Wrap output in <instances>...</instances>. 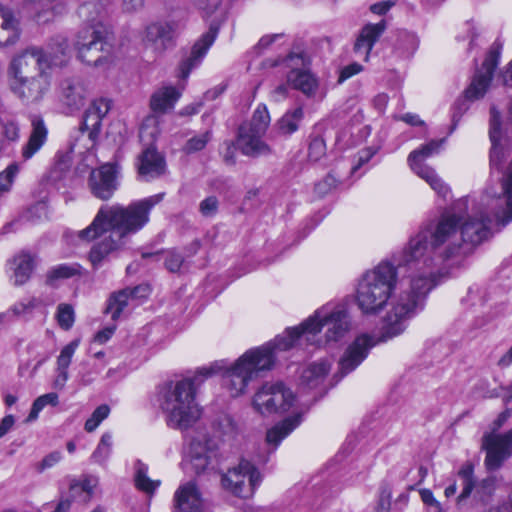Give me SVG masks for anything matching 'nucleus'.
I'll list each match as a JSON object with an SVG mask.
<instances>
[{"label": "nucleus", "instance_id": "obj_1", "mask_svg": "<svg viewBox=\"0 0 512 512\" xmlns=\"http://www.w3.org/2000/svg\"><path fill=\"white\" fill-rule=\"evenodd\" d=\"M428 230L422 226L410 237L394 264L386 262V340L402 334L408 321L424 309L430 291L438 278L449 274V268L428 242Z\"/></svg>", "mask_w": 512, "mask_h": 512}, {"label": "nucleus", "instance_id": "obj_2", "mask_svg": "<svg viewBox=\"0 0 512 512\" xmlns=\"http://www.w3.org/2000/svg\"><path fill=\"white\" fill-rule=\"evenodd\" d=\"M164 195L155 194L128 206H101L92 223L79 232V237L85 240L102 237L89 253L93 267H98L112 251L121 247L126 237L137 233L149 222L150 211L163 200Z\"/></svg>", "mask_w": 512, "mask_h": 512}, {"label": "nucleus", "instance_id": "obj_3", "mask_svg": "<svg viewBox=\"0 0 512 512\" xmlns=\"http://www.w3.org/2000/svg\"><path fill=\"white\" fill-rule=\"evenodd\" d=\"M222 365L211 364L197 370L193 378H186L171 384L163 393L160 407L167 425L174 429L186 430L201 417V408L195 400V384L212 376Z\"/></svg>", "mask_w": 512, "mask_h": 512}, {"label": "nucleus", "instance_id": "obj_4", "mask_svg": "<svg viewBox=\"0 0 512 512\" xmlns=\"http://www.w3.org/2000/svg\"><path fill=\"white\" fill-rule=\"evenodd\" d=\"M323 327H326V341H338L343 338L352 328L346 306L337 304L321 307L300 326L288 328L282 335L277 336L276 345H279L280 350L286 351L302 341L315 343L314 337Z\"/></svg>", "mask_w": 512, "mask_h": 512}, {"label": "nucleus", "instance_id": "obj_5", "mask_svg": "<svg viewBox=\"0 0 512 512\" xmlns=\"http://www.w3.org/2000/svg\"><path fill=\"white\" fill-rule=\"evenodd\" d=\"M42 56L36 52L16 54L7 68L8 86L13 95L26 105L42 101L50 90L51 76L40 64Z\"/></svg>", "mask_w": 512, "mask_h": 512}, {"label": "nucleus", "instance_id": "obj_6", "mask_svg": "<svg viewBox=\"0 0 512 512\" xmlns=\"http://www.w3.org/2000/svg\"><path fill=\"white\" fill-rule=\"evenodd\" d=\"M468 209V197L460 198L453 206L443 212L437 219L424 226L431 239V249L438 254L448 268L458 266L461 262L462 238L460 221L463 211Z\"/></svg>", "mask_w": 512, "mask_h": 512}, {"label": "nucleus", "instance_id": "obj_7", "mask_svg": "<svg viewBox=\"0 0 512 512\" xmlns=\"http://www.w3.org/2000/svg\"><path fill=\"white\" fill-rule=\"evenodd\" d=\"M277 351L281 350L279 345H276L275 338L261 347L248 350L231 367H226L223 361H219L222 368L216 374L223 371L224 387L232 397H238L246 391L249 382L260 372L273 367Z\"/></svg>", "mask_w": 512, "mask_h": 512}, {"label": "nucleus", "instance_id": "obj_8", "mask_svg": "<svg viewBox=\"0 0 512 512\" xmlns=\"http://www.w3.org/2000/svg\"><path fill=\"white\" fill-rule=\"evenodd\" d=\"M252 406L261 415L286 413L297 406L294 392L283 382H267L253 396Z\"/></svg>", "mask_w": 512, "mask_h": 512}, {"label": "nucleus", "instance_id": "obj_9", "mask_svg": "<svg viewBox=\"0 0 512 512\" xmlns=\"http://www.w3.org/2000/svg\"><path fill=\"white\" fill-rule=\"evenodd\" d=\"M77 59L89 66H100L108 61L109 44L102 29L90 25L81 28L74 41Z\"/></svg>", "mask_w": 512, "mask_h": 512}, {"label": "nucleus", "instance_id": "obj_10", "mask_svg": "<svg viewBox=\"0 0 512 512\" xmlns=\"http://www.w3.org/2000/svg\"><path fill=\"white\" fill-rule=\"evenodd\" d=\"M224 489L241 498H250L260 485L262 477L258 469L249 461L241 460L222 476Z\"/></svg>", "mask_w": 512, "mask_h": 512}, {"label": "nucleus", "instance_id": "obj_11", "mask_svg": "<svg viewBox=\"0 0 512 512\" xmlns=\"http://www.w3.org/2000/svg\"><path fill=\"white\" fill-rule=\"evenodd\" d=\"M442 141H431L409 154L408 162L414 173L426 181L440 196L446 198L450 193L449 187L437 175L436 171L424 162L428 157L438 153Z\"/></svg>", "mask_w": 512, "mask_h": 512}, {"label": "nucleus", "instance_id": "obj_12", "mask_svg": "<svg viewBox=\"0 0 512 512\" xmlns=\"http://www.w3.org/2000/svg\"><path fill=\"white\" fill-rule=\"evenodd\" d=\"M384 268L379 264L359 284L357 301L365 314H375L384 305Z\"/></svg>", "mask_w": 512, "mask_h": 512}, {"label": "nucleus", "instance_id": "obj_13", "mask_svg": "<svg viewBox=\"0 0 512 512\" xmlns=\"http://www.w3.org/2000/svg\"><path fill=\"white\" fill-rule=\"evenodd\" d=\"M381 341L370 334H361L346 348L339 360V373L345 376L355 370L367 357L371 348Z\"/></svg>", "mask_w": 512, "mask_h": 512}, {"label": "nucleus", "instance_id": "obj_14", "mask_svg": "<svg viewBox=\"0 0 512 512\" xmlns=\"http://www.w3.org/2000/svg\"><path fill=\"white\" fill-rule=\"evenodd\" d=\"M486 450L485 465L488 470H497L512 455V428L504 434L491 433L483 438Z\"/></svg>", "mask_w": 512, "mask_h": 512}, {"label": "nucleus", "instance_id": "obj_15", "mask_svg": "<svg viewBox=\"0 0 512 512\" xmlns=\"http://www.w3.org/2000/svg\"><path fill=\"white\" fill-rule=\"evenodd\" d=\"M286 65L291 70L287 74V83L294 89L301 91L307 97H312L318 89L317 78L306 69L298 68L304 65V59L300 54H291L286 58Z\"/></svg>", "mask_w": 512, "mask_h": 512}, {"label": "nucleus", "instance_id": "obj_16", "mask_svg": "<svg viewBox=\"0 0 512 512\" xmlns=\"http://www.w3.org/2000/svg\"><path fill=\"white\" fill-rule=\"evenodd\" d=\"M499 57V48L492 47L482 64L481 70L475 74L471 84L465 90V98L476 100L484 96L491 83L494 70L498 65Z\"/></svg>", "mask_w": 512, "mask_h": 512}, {"label": "nucleus", "instance_id": "obj_17", "mask_svg": "<svg viewBox=\"0 0 512 512\" xmlns=\"http://www.w3.org/2000/svg\"><path fill=\"white\" fill-rule=\"evenodd\" d=\"M150 294V287L147 284H141L133 288H125L114 292L108 299L106 313L111 315L113 320H117L122 312L130 305H138L142 299Z\"/></svg>", "mask_w": 512, "mask_h": 512}, {"label": "nucleus", "instance_id": "obj_18", "mask_svg": "<svg viewBox=\"0 0 512 512\" xmlns=\"http://www.w3.org/2000/svg\"><path fill=\"white\" fill-rule=\"evenodd\" d=\"M217 32V27L211 25L209 30L203 34L198 41L195 42L191 49L190 55L180 62L178 67V77L181 80H186L192 70L201 64L209 48L214 43Z\"/></svg>", "mask_w": 512, "mask_h": 512}, {"label": "nucleus", "instance_id": "obj_19", "mask_svg": "<svg viewBox=\"0 0 512 512\" xmlns=\"http://www.w3.org/2000/svg\"><path fill=\"white\" fill-rule=\"evenodd\" d=\"M26 52H36L42 56L40 66L46 71L53 67H62L66 65L70 59V47L68 40L64 37H58L49 44L47 49L30 46L24 49Z\"/></svg>", "mask_w": 512, "mask_h": 512}, {"label": "nucleus", "instance_id": "obj_20", "mask_svg": "<svg viewBox=\"0 0 512 512\" xmlns=\"http://www.w3.org/2000/svg\"><path fill=\"white\" fill-rule=\"evenodd\" d=\"M89 186L95 197L101 200L110 199L118 188L116 166L105 164L99 169L92 170Z\"/></svg>", "mask_w": 512, "mask_h": 512}, {"label": "nucleus", "instance_id": "obj_21", "mask_svg": "<svg viewBox=\"0 0 512 512\" xmlns=\"http://www.w3.org/2000/svg\"><path fill=\"white\" fill-rule=\"evenodd\" d=\"M110 108L111 103L109 100L104 98L96 99L89 105L83 115L80 132L82 134L88 132V140L92 146L95 145L101 131L102 120L108 114Z\"/></svg>", "mask_w": 512, "mask_h": 512}, {"label": "nucleus", "instance_id": "obj_22", "mask_svg": "<svg viewBox=\"0 0 512 512\" xmlns=\"http://www.w3.org/2000/svg\"><path fill=\"white\" fill-rule=\"evenodd\" d=\"M204 499L194 481L181 484L173 496L172 512H202Z\"/></svg>", "mask_w": 512, "mask_h": 512}, {"label": "nucleus", "instance_id": "obj_23", "mask_svg": "<svg viewBox=\"0 0 512 512\" xmlns=\"http://www.w3.org/2000/svg\"><path fill=\"white\" fill-rule=\"evenodd\" d=\"M217 456V446L210 439H194L190 444V463L197 474L204 473L212 467Z\"/></svg>", "mask_w": 512, "mask_h": 512}, {"label": "nucleus", "instance_id": "obj_24", "mask_svg": "<svg viewBox=\"0 0 512 512\" xmlns=\"http://www.w3.org/2000/svg\"><path fill=\"white\" fill-rule=\"evenodd\" d=\"M87 94V84L79 76L67 77L60 84L61 101L71 111L78 110L84 105Z\"/></svg>", "mask_w": 512, "mask_h": 512}, {"label": "nucleus", "instance_id": "obj_25", "mask_svg": "<svg viewBox=\"0 0 512 512\" xmlns=\"http://www.w3.org/2000/svg\"><path fill=\"white\" fill-rule=\"evenodd\" d=\"M263 133H256L246 126H241L237 136V147L242 154L249 157H259L271 153L268 144L262 140Z\"/></svg>", "mask_w": 512, "mask_h": 512}, {"label": "nucleus", "instance_id": "obj_26", "mask_svg": "<svg viewBox=\"0 0 512 512\" xmlns=\"http://www.w3.org/2000/svg\"><path fill=\"white\" fill-rule=\"evenodd\" d=\"M137 168L139 175L149 181L164 174L165 160L154 147L150 146L139 155Z\"/></svg>", "mask_w": 512, "mask_h": 512}, {"label": "nucleus", "instance_id": "obj_27", "mask_svg": "<svg viewBox=\"0 0 512 512\" xmlns=\"http://www.w3.org/2000/svg\"><path fill=\"white\" fill-rule=\"evenodd\" d=\"M30 121L31 132L21 150V156L25 161L31 159L43 147L48 137V129L41 116L31 115Z\"/></svg>", "mask_w": 512, "mask_h": 512}, {"label": "nucleus", "instance_id": "obj_28", "mask_svg": "<svg viewBox=\"0 0 512 512\" xmlns=\"http://www.w3.org/2000/svg\"><path fill=\"white\" fill-rule=\"evenodd\" d=\"M21 34L20 21L13 10L0 4V46L15 44Z\"/></svg>", "mask_w": 512, "mask_h": 512}, {"label": "nucleus", "instance_id": "obj_29", "mask_svg": "<svg viewBox=\"0 0 512 512\" xmlns=\"http://www.w3.org/2000/svg\"><path fill=\"white\" fill-rule=\"evenodd\" d=\"M384 31V20L377 24H366L360 31L354 44V52L368 60L369 54Z\"/></svg>", "mask_w": 512, "mask_h": 512}, {"label": "nucleus", "instance_id": "obj_30", "mask_svg": "<svg viewBox=\"0 0 512 512\" xmlns=\"http://www.w3.org/2000/svg\"><path fill=\"white\" fill-rule=\"evenodd\" d=\"M332 362L329 359H321L310 363L301 372L300 386L306 389H315L322 385L330 372Z\"/></svg>", "mask_w": 512, "mask_h": 512}, {"label": "nucleus", "instance_id": "obj_31", "mask_svg": "<svg viewBox=\"0 0 512 512\" xmlns=\"http://www.w3.org/2000/svg\"><path fill=\"white\" fill-rule=\"evenodd\" d=\"M500 114L492 107L490 110V129L489 137L492 143L490 151V167L491 169H499L506 158V153L502 146L498 144L500 138Z\"/></svg>", "mask_w": 512, "mask_h": 512}, {"label": "nucleus", "instance_id": "obj_32", "mask_svg": "<svg viewBox=\"0 0 512 512\" xmlns=\"http://www.w3.org/2000/svg\"><path fill=\"white\" fill-rule=\"evenodd\" d=\"M184 85L179 89L173 86H164L153 93L150 99V107L155 113H165L172 109L181 96Z\"/></svg>", "mask_w": 512, "mask_h": 512}, {"label": "nucleus", "instance_id": "obj_33", "mask_svg": "<svg viewBox=\"0 0 512 512\" xmlns=\"http://www.w3.org/2000/svg\"><path fill=\"white\" fill-rule=\"evenodd\" d=\"M301 409V412L291 417L285 418L283 421L276 424L274 427L269 429L266 434V441L268 444L273 445L276 448L280 442L287 437L302 421V413L306 412Z\"/></svg>", "mask_w": 512, "mask_h": 512}, {"label": "nucleus", "instance_id": "obj_34", "mask_svg": "<svg viewBox=\"0 0 512 512\" xmlns=\"http://www.w3.org/2000/svg\"><path fill=\"white\" fill-rule=\"evenodd\" d=\"M145 44L157 53H161L172 45V36L168 27L152 24L146 29Z\"/></svg>", "mask_w": 512, "mask_h": 512}, {"label": "nucleus", "instance_id": "obj_35", "mask_svg": "<svg viewBox=\"0 0 512 512\" xmlns=\"http://www.w3.org/2000/svg\"><path fill=\"white\" fill-rule=\"evenodd\" d=\"M10 269L13 271L12 280L14 285L26 283L34 269L33 257L25 252L16 255L10 262Z\"/></svg>", "mask_w": 512, "mask_h": 512}, {"label": "nucleus", "instance_id": "obj_36", "mask_svg": "<svg viewBox=\"0 0 512 512\" xmlns=\"http://www.w3.org/2000/svg\"><path fill=\"white\" fill-rule=\"evenodd\" d=\"M391 45L399 57L411 56L418 46L416 36L407 31H397L391 37Z\"/></svg>", "mask_w": 512, "mask_h": 512}, {"label": "nucleus", "instance_id": "obj_37", "mask_svg": "<svg viewBox=\"0 0 512 512\" xmlns=\"http://www.w3.org/2000/svg\"><path fill=\"white\" fill-rule=\"evenodd\" d=\"M52 2V0H23V5L39 23H46L54 16Z\"/></svg>", "mask_w": 512, "mask_h": 512}, {"label": "nucleus", "instance_id": "obj_38", "mask_svg": "<svg viewBox=\"0 0 512 512\" xmlns=\"http://www.w3.org/2000/svg\"><path fill=\"white\" fill-rule=\"evenodd\" d=\"M134 482L137 489L152 494L160 485L159 481L151 480L148 476V466L140 460L134 464Z\"/></svg>", "mask_w": 512, "mask_h": 512}, {"label": "nucleus", "instance_id": "obj_39", "mask_svg": "<svg viewBox=\"0 0 512 512\" xmlns=\"http://www.w3.org/2000/svg\"><path fill=\"white\" fill-rule=\"evenodd\" d=\"M304 116L303 109L297 107L293 110L287 111L277 122V128L283 135H291L299 128V124Z\"/></svg>", "mask_w": 512, "mask_h": 512}, {"label": "nucleus", "instance_id": "obj_40", "mask_svg": "<svg viewBox=\"0 0 512 512\" xmlns=\"http://www.w3.org/2000/svg\"><path fill=\"white\" fill-rule=\"evenodd\" d=\"M105 366L106 362L104 360L99 363L88 361L81 362L80 369L78 372L80 383L83 386L92 384L95 381L96 377L103 371Z\"/></svg>", "mask_w": 512, "mask_h": 512}, {"label": "nucleus", "instance_id": "obj_41", "mask_svg": "<svg viewBox=\"0 0 512 512\" xmlns=\"http://www.w3.org/2000/svg\"><path fill=\"white\" fill-rule=\"evenodd\" d=\"M108 2L109 0L101 1L99 3L87 1L79 7L78 14L83 20L94 22L102 16Z\"/></svg>", "mask_w": 512, "mask_h": 512}, {"label": "nucleus", "instance_id": "obj_42", "mask_svg": "<svg viewBox=\"0 0 512 512\" xmlns=\"http://www.w3.org/2000/svg\"><path fill=\"white\" fill-rule=\"evenodd\" d=\"M113 445V437L110 433H104L91 455V460L98 464L105 463L111 455Z\"/></svg>", "mask_w": 512, "mask_h": 512}, {"label": "nucleus", "instance_id": "obj_43", "mask_svg": "<svg viewBox=\"0 0 512 512\" xmlns=\"http://www.w3.org/2000/svg\"><path fill=\"white\" fill-rule=\"evenodd\" d=\"M269 124H270V115L267 110V107L263 104H260L254 111L251 122H250L249 126L247 127V129L255 131L256 133L265 134Z\"/></svg>", "mask_w": 512, "mask_h": 512}, {"label": "nucleus", "instance_id": "obj_44", "mask_svg": "<svg viewBox=\"0 0 512 512\" xmlns=\"http://www.w3.org/2000/svg\"><path fill=\"white\" fill-rule=\"evenodd\" d=\"M59 403V397L56 393L51 392L44 395L39 396L35 399L32 404L31 411L28 415L27 421L31 422L38 418L39 413L47 406H57Z\"/></svg>", "mask_w": 512, "mask_h": 512}, {"label": "nucleus", "instance_id": "obj_45", "mask_svg": "<svg viewBox=\"0 0 512 512\" xmlns=\"http://www.w3.org/2000/svg\"><path fill=\"white\" fill-rule=\"evenodd\" d=\"M458 476L462 480V492L458 497L459 501H461L470 496L475 486V480L473 478V465L471 463L464 464L459 470Z\"/></svg>", "mask_w": 512, "mask_h": 512}, {"label": "nucleus", "instance_id": "obj_46", "mask_svg": "<svg viewBox=\"0 0 512 512\" xmlns=\"http://www.w3.org/2000/svg\"><path fill=\"white\" fill-rule=\"evenodd\" d=\"M78 346L79 340H73L62 348L57 358V370L68 371V368L71 364L72 358Z\"/></svg>", "mask_w": 512, "mask_h": 512}, {"label": "nucleus", "instance_id": "obj_47", "mask_svg": "<svg viewBox=\"0 0 512 512\" xmlns=\"http://www.w3.org/2000/svg\"><path fill=\"white\" fill-rule=\"evenodd\" d=\"M110 414V407L106 404L98 406L92 415L86 420L84 428L87 432H93L100 423Z\"/></svg>", "mask_w": 512, "mask_h": 512}, {"label": "nucleus", "instance_id": "obj_48", "mask_svg": "<svg viewBox=\"0 0 512 512\" xmlns=\"http://www.w3.org/2000/svg\"><path fill=\"white\" fill-rule=\"evenodd\" d=\"M56 318L59 326L64 330H69L75 321L74 309L69 304H60L57 308Z\"/></svg>", "mask_w": 512, "mask_h": 512}, {"label": "nucleus", "instance_id": "obj_49", "mask_svg": "<svg viewBox=\"0 0 512 512\" xmlns=\"http://www.w3.org/2000/svg\"><path fill=\"white\" fill-rule=\"evenodd\" d=\"M164 265L165 268L171 273H178L184 265L185 257L176 249L167 250L164 252Z\"/></svg>", "mask_w": 512, "mask_h": 512}, {"label": "nucleus", "instance_id": "obj_50", "mask_svg": "<svg viewBox=\"0 0 512 512\" xmlns=\"http://www.w3.org/2000/svg\"><path fill=\"white\" fill-rule=\"evenodd\" d=\"M211 138H212V133H211V131H208V130L199 135H196V136L190 138L189 140H187V142L184 146V151L186 153H195V152L201 151L206 147V145L211 140Z\"/></svg>", "mask_w": 512, "mask_h": 512}, {"label": "nucleus", "instance_id": "obj_51", "mask_svg": "<svg viewBox=\"0 0 512 512\" xmlns=\"http://www.w3.org/2000/svg\"><path fill=\"white\" fill-rule=\"evenodd\" d=\"M215 427L222 436L228 438L234 437L238 432L237 424L230 415L220 416Z\"/></svg>", "mask_w": 512, "mask_h": 512}, {"label": "nucleus", "instance_id": "obj_52", "mask_svg": "<svg viewBox=\"0 0 512 512\" xmlns=\"http://www.w3.org/2000/svg\"><path fill=\"white\" fill-rule=\"evenodd\" d=\"M78 273V268L75 266H70L67 264H61L56 267H53L48 273H47V282L53 283L55 280L58 279H66L74 276Z\"/></svg>", "mask_w": 512, "mask_h": 512}, {"label": "nucleus", "instance_id": "obj_53", "mask_svg": "<svg viewBox=\"0 0 512 512\" xmlns=\"http://www.w3.org/2000/svg\"><path fill=\"white\" fill-rule=\"evenodd\" d=\"M20 169L21 167L19 163H12L5 169V171L0 173V193L6 192L10 189Z\"/></svg>", "mask_w": 512, "mask_h": 512}, {"label": "nucleus", "instance_id": "obj_54", "mask_svg": "<svg viewBox=\"0 0 512 512\" xmlns=\"http://www.w3.org/2000/svg\"><path fill=\"white\" fill-rule=\"evenodd\" d=\"M326 154V144L322 137L316 136L311 139L308 147V157L312 161L320 160Z\"/></svg>", "mask_w": 512, "mask_h": 512}, {"label": "nucleus", "instance_id": "obj_55", "mask_svg": "<svg viewBox=\"0 0 512 512\" xmlns=\"http://www.w3.org/2000/svg\"><path fill=\"white\" fill-rule=\"evenodd\" d=\"M62 453L60 451H53L47 454L41 461L34 464V469L37 473H43L45 470L54 467L62 460Z\"/></svg>", "mask_w": 512, "mask_h": 512}, {"label": "nucleus", "instance_id": "obj_56", "mask_svg": "<svg viewBox=\"0 0 512 512\" xmlns=\"http://www.w3.org/2000/svg\"><path fill=\"white\" fill-rule=\"evenodd\" d=\"M157 122L158 121L155 116H149L144 120L140 128L139 135L142 141H145L148 136L151 138V142L155 139L158 134V129L156 127Z\"/></svg>", "mask_w": 512, "mask_h": 512}, {"label": "nucleus", "instance_id": "obj_57", "mask_svg": "<svg viewBox=\"0 0 512 512\" xmlns=\"http://www.w3.org/2000/svg\"><path fill=\"white\" fill-rule=\"evenodd\" d=\"M467 109L468 106L466 105L465 99H458L455 101L452 107V126L450 132H453L456 129L461 117L467 111Z\"/></svg>", "mask_w": 512, "mask_h": 512}, {"label": "nucleus", "instance_id": "obj_58", "mask_svg": "<svg viewBox=\"0 0 512 512\" xmlns=\"http://www.w3.org/2000/svg\"><path fill=\"white\" fill-rule=\"evenodd\" d=\"M199 209L203 216L210 217L215 215L218 210L217 198L214 196L205 198L201 201Z\"/></svg>", "mask_w": 512, "mask_h": 512}, {"label": "nucleus", "instance_id": "obj_59", "mask_svg": "<svg viewBox=\"0 0 512 512\" xmlns=\"http://www.w3.org/2000/svg\"><path fill=\"white\" fill-rule=\"evenodd\" d=\"M377 153V149L368 147L361 151H359L357 156V163L352 167V173H355L358 169H360L365 163L369 162V160Z\"/></svg>", "mask_w": 512, "mask_h": 512}, {"label": "nucleus", "instance_id": "obj_60", "mask_svg": "<svg viewBox=\"0 0 512 512\" xmlns=\"http://www.w3.org/2000/svg\"><path fill=\"white\" fill-rule=\"evenodd\" d=\"M97 484L98 479L96 477L86 476L81 482H75L72 484L71 488L76 489L80 487L82 491L86 492L87 494H91Z\"/></svg>", "mask_w": 512, "mask_h": 512}, {"label": "nucleus", "instance_id": "obj_61", "mask_svg": "<svg viewBox=\"0 0 512 512\" xmlns=\"http://www.w3.org/2000/svg\"><path fill=\"white\" fill-rule=\"evenodd\" d=\"M224 150L222 152L223 160L228 165H234L236 162V149L237 147L233 142H225Z\"/></svg>", "mask_w": 512, "mask_h": 512}, {"label": "nucleus", "instance_id": "obj_62", "mask_svg": "<svg viewBox=\"0 0 512 512\" xmlns=\"http://www.w3.org/2000/svg\"><path fill=\"white\" fill-rule=\"evenodd\" d=\"M191 2L207 15L213 13L219 5V0H191Z\"/></svg>", "mask_w": 512, "mask_h": 512}, {"label": "nucleus", "instance_id": "obj_63", "mask_svg": "<svg viewBox=\"0 0 512 512\" xmlns=\"http://www.w3.org/2000/svg\"><path fill=\"white\" fill-rule=\"evenodd\" d=\"M361 70H362V66L358 63H352V64L345 66L340 72L338 82L341 83V82L347 80L348 78L358 74Z\"/></svg>", "mask_w": 512, "mask_h": 512}, {"label": "nucleus", "instance_id": "obj_64", "mask_svg": "<svg viewBox=\"0 0 512 512\" xmlns=\"http://www.w3.org/2000/svg\"><path fill=\"white\" fill-rule=\"evenodd\" d=\"M4 135L9 140H17L19 138V126L13 122H7L4 124Z\"/></svg>", "mask_w": 512, "mask_h": 512}]
</instances>
